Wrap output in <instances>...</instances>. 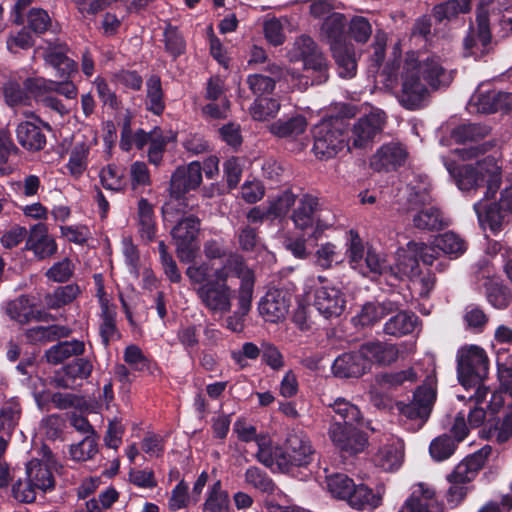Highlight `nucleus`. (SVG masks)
Wrapping results in <instances>:
<instances>
[{
  "label": "nucleus",
  "instance_id": "f257e3e1",
  "mask_svg": "<svg viewBox=\"0 0 512 512\" xmlns=\"http://www.w3.org/2000/svg\"><path fill=\"white\" fill-rule=\"evenodd\" d=\"M186 275L192 283L199 284L196 295L203 307L213 315L231 312L237 289L228 284L230 277L240 280L238 289L247 283L249 289L254 290L256 282L253 269L238 252H231L221 266L214 269L208 263L189 266Z\"/></svg>",
  "mask_w": 512,
  "mask_h": 512
},
{
  "label": "nucleus",
  "instance_id": "f03ea898",
  "mask_svg": "<svg viewBox=\"0 0 512 512\" xmlns=\"http://www.w3.org/2000/svg\"><path fill=\"white\" fill-rule=\"evenodd\" d=\"M457 379L466 389L475 388L470 399L476 405L485 401L489 387L484 385L489 373V358L486 351L478 345H465L458 349L456 355Z\"/></svg>",
  "mask_w": 512,
  "mask_h": 512
},
{
  "label": "nucleus",
  "instance_id": "7ed1b4c3",
  "mask_svg": "<svg viewBox=\"0 0 512 512\" xmlns=\"http://www.w3.org/2000/svg\"><path fill=\"white\" fill-rule=\"evenodd\" d=\"M173 202H166L162 207L164 221L175 223L170 234L176 245V253L181 262H190L195 258L198 250V234L200 231V219L190 214L177 210Z\"/></svg>",
  "mask_w": 512,
  "mask_h": 512
},
{
  "label": "nucleus",
  "instance_id": "20e7f679",
  "mask_svg": "<svg viewBox=\"0 0 512 512\" xmlns=\"http://www.w3.org/2000/svg\"><path fill=\"white\" fill-rule=\"evenodd\" d=\"M512 5V0H479L476 8V24L475 30L470 26L467 35L463 40L464 56H472L480 59L490 50L492 41V33L489 21V7L492 9L503 10L509 12L508 9Z\"/></svg>",
  "mask_w": 512,
  "mask_h": 512
},
{
  "label": "nucleus",
  "instance_id": "39448f33",
  "mask_svg": "<svg viewBox=\"0 0 512 512\" xmlns=\"http://www.w3.org/2000/svg\"><path fill=\"white\" fill-rule=\"evenodd\" d=\"M314 451L308 436L301 430H292L282 445L275 447L276 465L282 473L294 475L298 468L307 467Z\"/></svg>",
  "mask_w": 512,
  "mask_h": 512
},
{
  "label": "nucleus",
  "instance_id": "423d86ee",
  "mask_svg": "<svg viewBox=\"0 0 512 512\" xmlns=\"http://www.w3.org/2000/svg\"><path fill=\"white\" fill-rule=\"evenodd\" d=\"M349 124L344 118L324 121L313 129V151L321 160L331 159L344 147L349 148Z\"/></svg>",
  "mask_w": 512,
  "mask_h": 512
},
{
  "label": "nucleus",
  "instance_id": "0eeeda50",
  "mask_svg": "<svg viewBox=\"0 0 512 512\" xmlns=\"http://www.w3.org/2000/svg\"><path fill=\"white\" fill-rule=\"evenodd\" d=\"M293 56L302 61L306 77L311 78L312 85H321L328 80L327 59L310 36L302 35L295 41Z\"/></svg>",
  "mask_w": 512,
  "mask_h": 512
},
{
  "label": "nucleus",
  "instance_id": "6e6552de",
  "mask_svg": "<svg viewBox=\"0 0 512 512\" xmlns=\"http://www.w3.org/2000/svg\"><path fill=\"white\" fill-rule=\"evenodd\" d=\"M202 183V167L198 161L189 163L186 167H178L171 175L169 193L177 210L188 213L193 206L189 205L186 194L196 190Z\"/></svg>",
  "mask_w": 512,
  "mask_h": 512
},
{
  "label": "nucleus",
  "instance_id": "1a4fd4ad",
  "mask_svg": "<svg viewBox=\"0 0 512 512\" xmlns=\"http://www.w3.org/2000/svg\"><path fill=\"white\" fill-rule=\"evenodd\" d=\"M292 220L295 227L300 229L304 236L315 241H318L324 231L331 226L321 217L318 198L309 194H305L299 199L293 211Z\"/></svg>",
  "mask_w": 512,
  "mask_h": 512
},
{
  "label": "nucleus",
  "instance_id": "9d476101",
  "mask_svg": "<svg viewBox=\"0 0 512 512\" xmlns=\"http://www.w3.org/2000/svg\"><path fill=\"white\" fill-rule=\"evenodd\" d=\"M294 290L289 283L271 287L258 303L259 314L266 322L279 323L286 318Z\"/></svg>",
  "mask_w": 512,
  "mask_h": 512
},
{
  "label": "nucleus",
  "instance_id": "9b49d317",
  "mask_svg": "<svg viewBox=\"0 0 512 512\" xmlns=\"http://www.w3.org/2000/svg\"><path fill=\"white\" fill-rule=\"evenodd\" d=\"M401 89L397 94L399 104L406 110L416 111L424 108L430 96L424 82L411 71L409 65H403L400 74Z\"/></svg>",
  "mask_w": 512,
  "mask_h": 512
},
{
  "label": "nucleus",
  "instance_id": "f8f14e48",
  "mask_svg": "<svg viewBox=\"0 0 512 512\" xmlns=\"http://www.w3.org/2000/svg\"><path fill=\"white\" fill-rule=\"evenodd\" d=\"M489 167H494V158L485 157L475 164H447V170L453 177L457 187L462 191H470L483 186Z\"/></svg>",
  "mask_w": 512,
  "mask_h": 512
},
{
  "label": "nucleus",
  "instance_id": "ddd939ff",
  "mask_svg": "<svg viewBox=\"0 0 512 512\" xmlns=\"http://www.w3.org/2000/svg\"><path fill=\"white\" fill-rule=\"evenodd\" d=\"M436 398V388L430 385H420L414 391L413 399L409 403L399 402L397 407L402 416L415 421L417 429H420L428 421Z\"/></svg>",
  "mask_w": 512,
  "mask_h": 512
},
{
  "label": "nucleus",
  "instance_id": "4468645a",
  "mask_svg": "<svg viewBox=\"0 0 512 512\" xmlns=\"http://www.w3.org/2000/svg\"><path fill=\"white\" fill-rule=\"evenodd\" d=\"M363 428L365 426L330 423L328 435L333 445L344 456H354L363 452L368 445V435L362 430Z\"/></svg>",
  "mask_w": 512,
  "mask_h": 512
},
{
  "label": "nucleus",
  "instance_id": "2eb2a0df",
  "mask_svg": "<svg viewBox=\"0 0 512 512\" xmlns=\"http://www.w3.org/2000/svg\"><path fill=\"white\" fill-rule=\"evenodd\" d=\"M31 120L22 121L16 129L18 143L30 152H38L45 148L47 139L42 127L52 130L48 122H44L34 113L29 116Z\"/></svg>",
  "mask_w": 512,
  "mask_h": 512
},
{
  "label": "nucleus",
  "instance_id": "dca6fc26",
  "mask_svg": "<svg viewBox=\"0 0 512 512\" xmlns=\"http://www.w3.org/2000/svg\"><path fill=\"white\" fill-rule=\"evenodd\" d=\"M404 65H409L411 71L416 72L417 77L432 89H438L450 82V77L438 56H427L416 61L407 60Z\"/></svg>",
  "mask_w": 512,
  "mask_h": 512
},
{
  "label": "nucleus",
  "instance_id": "f3484780",
  "mask_svg": "<svg viewBox=\"0 0 512 512\" xmlns=\"http://www.w3.org/2000/svg\"><path fill=\"white\" fill-rule=\"evenodd\" d=\"M24 250L31 251L38 261L48 259L57 253V242L49 234L47 224L39 222L30 227Z\"/></svg>",
  "mask_w": 512,
  "mask_h": 512
},
{
  "label": "nucleus",
  "instance_id": "a211bd4d",
  "mask_svg": "<svg viewBox=\"0 0 512 512\" xmlns=\"http://www.w3.org/2000/svg\"><path fill=\"white\" fill-rule=\"evenodd\" d=\"M314 307L325 319L337 318L346 307V296L337 287L321 286L314 292Z\"/></svg>",
  "mask_w": 512,
  "mask_h": 512
},
{
  "label": "nucleus",
  "instance_id": "6ab92c4d",
  "mask_svg": "<svg viewBox=\"0 0 512 512\" xmlns=\"http://www.w3.org/2000/svg\"><path fill=\"white\" fill-rule=\"evenodd\" d=\"M332 371L338 378H359L370 371L369 360L365 358L362 345L357 351L339 355L332 364Z\"/></svg>",
  "mask_w": 512,
  "mask_h": 512
},
{
  "label": "nucleus",
  "instance_id": "aec40b11",
  "mask_svg": "<svg viewBox=\"0 0 512 512\" xmlns=\"http://www.w3.org/2000/svg\"><path fill=\"white\" fill-rule=\"evenodd\" d=\"M327 416L330 423L338 422L340 425L365 426L366 429L374 432L376 429L371 426L370 421H364L358 406L344 398H337L327 406Z\"/></svg>",
  "mask_w": 512,
  "mask_h": 512
},
{
  "label": "nucleus",
  "instance_id": "412c9836",
  "mask_svg": "<svg viewBox=\"0 0 512 512\" xmlns=\"http://www.w3.org/2000/svg\"><path fill=\"white\" fill-rule=\"evenodd\" d=\"M408 152L404 145L398 142L383 144L374 154L371 160V167L375 171H396L405 165Z\"/></svg>",
  "mask_w": 512,
  "mask_h": 512
},
{
  "label": "nucleus",
  "instance_id": "4be33fe9",
  "mask_svg": "<svg viewBox=\"0 0 512 512\" xmlns=\"http://www.w3.org/2000/svg\"><path fill=\"white\" fill-rule=\"evenodd\" d=\"M93 370L92 362L84 357L76 356L63 365L55 375L54 381L58 388L73 389L76 380L87 379Z\"/></svg>",
  "mask_w": 512,
  "mask_h": 512
},
{
  "label": "nucleus",
  "instance_id": "5701e85b",
  "mask_svg": "<svg viewBox=\"0 0 512 512\" xmlns=\"http://www.w3.org/2000/svg\"><path fill=\"white\" fill-rule=\"evenodd\" d=\"M69 48L66 44L50 46L44 54L45 62L55 70L60 79H72L78 73V63L68 57Z\"/></svg>",
  "mask_w": 512,
  "mask_h": 512
},
{
  "label": "nucleus",
  "instance_id": "b1692460",
  "mask_svg": "<svg viewBox=\"0 0 512 512\" xmlns=\"http://www.w3.org/2000/svg\"><path fill=\"white\" fill-rule=\"evenodd\" d=\"M254 290H250L247 283L241 289H237L236 309L231 310L225 319V327L234 333L244 331L245 322L252 309Z\"/></svg>",
  "mask_w": 512,
  "mask_h": 512
},
{
  "label": "nucleus",
  "instance_id": "393cba45",
  "mask_svg": "<svg viewBox=\"0 0 512 512\" xmlns=\"http://www.w3.org/2000/svg\"><path fill=\"white\" fill-rule=\"evenodd\" d=\"M397 512H445L444 505L435 497V491L431 488L419 485L404 501Z\"/></svg>",
  "mask_w": 512,
  "mask_h": 512
},
{
  "label": "nucleus",
  "instance_id": "a878e982",
  "mask_svg": "<svg viewBox=\"0 0 512 512\" xmlns=\"http://www.w3.org/2000/svg\"><path fill=\"white\" fill-rule=\"evenodd\" d=\"M383 129V120L379 114H369L359 118L351 129L352 145L355 148L366 147Z\"/></svg>",
  "mask_w": 512,
  "mask_h": 512
},
{
  "label": "nucleus",
  "instance_id": "bb28decb",
  "mask_svg": "<svg viewBox=\"0 0 512 512\" xmlns=\"http://www.w3.org/2000/svg\"><path fill=\"white\" fill-rule=\"evenodd\" d=\"M400 302L387 298L382 302L369 301L363 304L354 320L362 327L373 326L384 317L399 310Z\"/></svg>",
  "mask_w": 512,
  "mask_h": 512
},
{
  "label": "nucleus",
  "instance_id": "cd10ccee",
  "mask_svg": "<svg viewBox=\"0 0 512 512\" xmlns=\"http://www.w3.org/2000/svg\"><path fill=\"white\" fill-rule=\"evenodd\" d=\"M26 86L35 95L40 97L51 92L64 96L67 99H76L78 95V88L72 79L53 81L41 77H28Z\"/></svg>",
  "mask_w": 512,
  "mask_h": 512
},
{
  "label": "nucleus",
  "instance_id": "c85d7f7f",
  "mask_svg": "<svg viewBox=\"0 0 512 512\" xmlns=\"http://www.w3.org/2000/svg\"><path fill=\"white\" fill-rule=\"evenodd\" d=\"M124 362L134 371L159 378L162 376V369L152 357L145 355L142 349L136 344H130L124 349Z\"/></svg>",
  "mask_w": 512,
  "mask_h": 512
},
{
  "label": "nucleus",
  "instance_id": "c756f323",
  "mask_svg": "<svg viewBox=\"0 0 512 512\" xmlns=\"http://www.w3.org/2000/svg\"><path fill=\"white\" fill-rule=\"evenodd\" d=\"M346 502L352 509L358 511L374 510L382 505L383 495L379 490L374 491L364 483H355Z\"/></svg>",
  "mask_w": 512,
  "mask_h": 512
},
{
  "label": "nucleus",
  "instance_id": "7c9ffc66",
  "mask_svg": "<svg viewBox=\"0 0 512 512\" xmlns=\"http://www.w3.org/2000/svg\"><path fill=\"white\" fill-rule=\"evenodd\" d=\"M478 111L492 114L498 111L508 113L512 109V93L495 89L481 91L477 97Z\"/></svg>",
  "mask_w": 512,
  "mask_h": 512
},
{
  "label": "nucleus",
  "instance_id": "2f4dec72",
  "mask_svg": "<svg viewBox=\"0 0 512 512\" xmlns=\"http://www.w3.org/2000/svg\"><path fill=\"white\" fill-rule=\"evenodd\" d=\"M331 51L337 65L339 77L344 79L355 77L357 73V59L354 46L347 43H337Z\"/></svg>",
  "mask_w": 512,
  "mask_h": 512
},
{
  "label": "nucleus",
  "instance_id": "473e14b6",
  "mask_svg": "<svg viewBox=\"0 0 512 512\" xmlns=\"http://www.w3.org/2000/svg\"><path fill=\"white\" fill-rule=\"evenodd\" d=\"M365 358L369 360L370 368L372 364L390 365L398 359L399 350L394 344L369 341L362 344Z\"/></svg>",
  "mask_w": 512,
  "mask_h": 512
},
{
  "label": "nucleus",
  "instance_id": "72a5a7b5",
  "mask_svg": "<svg viewBox=\"0 0 512 512\" xmlns=\"http://www.w3.org/2000/svg\"><path fill=\"white\" fill-rule=\"evenodd\" d=\"M401 306L400 304L399 310L395 312L396 314L384 324L383 331L385 334L399 337L414 331L418 316L411 311L402 310Z\"/></svg>",
  "mask_w": 512,
  "mask_h": 512
},
{
  "label": "nucleus",
  "instance_id": "f704fd0d",
  "mask_svg": "<svg viewBox=\"0 0 512 512\" xmlns=\"http://www.w3.org/2000/svg\"><path fill=\"white\" fill-rule=\"evenodd\" d=\"M26 474L29 481L37 489L48 492L55 488V478L49 466L38 459L31 460L26 466Z\"/></svg>",
  "mask_w": 512,
  "mask_h": 512
},
{
  "label": "nucleus",
  "instance_id": "c9c22d12",
  "mask_svg": "<svg viewBox=\"0 0 512 512\" xmlns=\"http://www.w3.org/2000/svg\"><path fill=\"white\" fill-rule=\"evenodd\" d=\"M395 268L397 278L400 280L404 277L412 279L420 275L416 242L411 241L407 244V249L399 254Z\"/></svg>",
  "mask_w": 512,
  "mask_h": 512
},
{
  "label": "nucleus",
  "instance_id": "e433bc0d",
  "mask_svg": "<svg viewBox=\"0 0 512 512\" xmlns=\"http://www.w3.org/2000/svg\"><path fill=\"white\" fill-rule=\"evenodd\" d=\"M138 232L146 243L153 242L156 237L157 226L153 206L146 198L138 201Z\"/></svg>",
  "mask_w": 512,
  "mask_h": 512
},
{
  "label": "nucleus",
  "instance_id": "4c0bfd02",
  "mask_svg": "<svg viewBox=\"0 0 512 512\" xmlns=\"http://www.w3.org/2000/svg\"><path fill=\"white\" fill-rule=\"evenodd\" d=\"M484 289L486 300L493 308L504 310L512 303V290L502 280H488Z\"/></svg>",
  "mask_w": 512,
  "mask_h": 512
},
{
  "label": "nucleus",
  "instance_id": "58836bf2",
  "mask_svg": "<svg viewBox=\"0 0 512 512\" xmlns=\"http://www.w3.org/2000/svg\"><path fill=\"white\" fill-rule=\"evenodd\" d=\"M307 128L306 117L295 114L289 118H279L270 126V131L280 138H295L305 132Z\"/></svg>",
  "mask_w": 512,
  "mask_h": 512
},
{
  "label": "nucleus",
  "instance_id": "ea45409f",
  "mask_svg": "<svg viewBox=\"0 0 512 512\" xmlns=\"http://www.w3.org/2000/svg\"><path fill=\"white\" fill-rule=\"evenodd\" d=\"M145 108L156 116H161L166 108L161 79L151 75L146 81Z\"/></svg>",
  "mask_w": 512,
  "mask_h": 512
},
{
  "label": "nucleus",
  "instance_id": "a19ab883",
  "mask_svg": "<svg viewBox=\"0 0 512 512\" xmlns=\"http://www.w3.org/2000/svg\"><path fill=\"white\" fill-rule=\"evenodd\" d=\"M414 228L422 231H439L445 223L442 211L436 206L418 210L412 218Z\"/></svg>",
  "mask_w": 512,
  "mask_h": 512
},
{
  "label": "nucleus",
  "instance_id": "79ce46f5",
  "mask_svg": "<svg viewBox=\"0 0 512 512\" xmlns=\"http://www.w3.org/2000/svg\"><path fill=\"white\" fill-rule=\"evenodd\" d=\"M22 406L18 397H11L0 408V433L11 435L19 424Z\"/></svg>",
  "mask_w": 512,
  "mask_h": 512
},
{
  "label": "nucleus",
  "instance_id": "37998d69",
  "mask_svg": "<svg viewBox=\"0 0 512 512\" xmlns=\"http://www.w3.org/2000/svg\"><path fill=\"white\" fill-rule=\"evenodd\" d=\"M202 512H230L229 493L222 488L220 480L209 486Z\"/></svg>",
  "mask_w": 512,
  "mask_h": 512
},
{
  "label": "nucleus",
  "instance_id": "c03bdc74",
  "mask_svg": "<svg viewBox=\"0 0 512 512\" xmlns=\"http://www.w3.org/2000/svg\"><path fill=\"white\" fill-rule=\"evenodd\" d=\"M116 316L117 314L115 310L111 309L107 303H102L99 335L105 348H108L112 341H116L121 338V333L116 324Z\"/></svg>",
  "mask_w": 512,
  "mask_h": 512
},
{
  "label": "nucleus",
  "instance_id": "a18cd8bd",
  "mask_svg": "<svg viewBox=\"0 0 512 512\" xmlns=\"http://www.w3.org/2000/svg\"><path fill=\"white\" fill-rule=\"evenodd\" d=\"M85 351V345L83 341L72 340L59 342L56 345L50 347L45 357L50 364H59L71 356H80Z\"/></svg>",
  "mask_w": 512,
  "mask_h": 512
},
{
  "label": "nucleus",
  "instance_id": "49530a36",
  "mask_svg": "<svg viewBox=\"0 0 512 512\" xmlns=\"http://www.w3.org/2000/svg\"><path fill=\"white\" fill-rule=\"evenodd\" d=\"M436 247L449 260L457 259L467 250V243L458 234L453 231H447L435 238Z\"/></svg>",
  "mask_w": 512,
  "mask_h": 512
},
{
  "label": "nucleus",
  "instance_id": "de8ad7c7",
  "mask_svg": "<svg viewBox=\"0 0 512 512\" xmlns=\"http://www.w3.org/2000/svg\"><path fill=\"white\" fill-rule=\"evenodd\" d=\"M489 133V127L480 123H462L454 127L450 133L451 139L457 144L478 142Z\"/></svg>",
  "mask_w": 512,
  "mask_h": 512
},
{
  "label": "nucleus",
  "instance_id": "09e8293b",
  "mask_svg": "<svg viewBox=\"0 0 512 512\" xmlns=\"http://www.w3.org/2000/svg\"><path fill=\"white\" fill-rule=\"evenodd\" d=\"M472 0H447L436 4L432 9V16L438 23L444 20H452L460 14H465L471 9Z\"/></svg>",
  "mask_w": 512,
  "mask_h": 512
},
{
  "label": "nucleus",
  "instance_id": "8fccbe9b",
  "mask_svg": "<svg viewBox=\"0 0 512 512\" xmlns=\"http://www.w3.org/2000/svg\"><path fill=\"white\" fill-rule=\"evenodd\" d=\"M27 81L28 78L24 80L23 84L17 81H8L4 84L3 93L5 101L9 106L20 104L27 105L30 103L32 97L35 99L40 97L27 88Z\"/></svg>",
  "mask_w": 512,
  "mask_h": 512
},
{
  "label": "nucleus",
  "instance_id": "3c124183",
  "mask_svg": "<svg viewBox=\"0 0 512 512\" xmlns=\"http://www.w3.org/2000/svg\"><path fill=\"white\" fill-rule=\"evenodd\" d=\"M164 49L174 60L186 52V40L179 27L167 23L163 31Z\"/></svg>",
  "mask_w": 512,
  "mask_h": 512
},
{
  "label": "nucleus",
  "instance_id": "603ef678",
  "mask_svg": "<svg viewBox=\"0 0 512 512\" xmlns=\"http://www.w3.org/2000/svg\"><path fill=\"white\" fill-rule=\"evenodd\" d=\"M346 18L342 13L333 12L326 17L322 24V32L327 37L331 49L337 43H345L344 31H345Z\"/></svg>",
  "mask_w": 512,
  "mask_h": 512
},
{
  "label": "nucleus",
  "instance_id": "864d4df0",
  "mask_svg": "<svg viewBox=\"0 0 512 512\" xmlns=\"http://www.w3.org/2000/svg\"><path fill=\"white\" fill-rule=\"evenodd\" d=\"M344 260L345 254L342 248L332 242L321 244L315 253V263L324 270L339 265Z\"/></svg>",
  "mask_w": 512,
  "mask_h": 512
},
{
  "label": "nucleus",
  "instance_id": "5fc2aeb1",
  "mask_svg": "<svg viewBox=\"0 0 512 512\" xmlns=\"http://www.w3.org/2000/svg\"><path fill=\"white\" fill-rule=\"evenodd\" d=\"M80 294V288L77 284H67L57 287L53 293L45 295L44 301L49 309H59L72 303Z\"/></svg>",
  "mask_w": 512,
  "mask_h": 512
},
{
  "label": "nucleus",
  "instance_id": "6e6d98bb",
  "mask_svg": "<svg viewBox=\"0 0 512 512\" xmlns=\"http://www.w3.org/2000/svg\"><path fill=\"white\" fill-rule=\"evenodd\" d=\"M403 460V452L396 445L381 447L374 456V463L384 471L398 469Z\"/></svg>",
  "mask_w": 512,
  "mask_h": 512
},
{
  "label": "nucleus",
  "instance_id": "4d7b16f0",
  "mask_svg": "<svg viewBox=\"0 0 512 512\" xmlns=\"http://www.w3.org/2000/svg\"><path fill=\"white\" fill-rule=\"evenodd\" d=\"M6 314L10 319L24 325L31 321L32 303L29 296L20 295L14 300L7 303Z\"/></svg>",
  "mask_w": 512,
  "mask_h": 512
},
{
  "label": "nucleus",
  "instance_id": "13d9d810",
  "mask_svg": "<svg viewBox=\"0 0 512 512\" xmlns=\"http://www.w3.org/2000/svg\"><path fill=\"white\" fill-rule=\"evenodd\" d=\"M245 482L261 493L273 494L276 490V484L266 471L257 467L250 466L246 469Z\"/></svg>",
  "mask_w": 512,
  "mask_h": 512
},
{
  "label": "nucleus",
  "instance_id": "bf43d9fd",
  "mask_svg": "<svg viewBox=\"0 0 512 512\" xmlns=\"http://www.w3.org/2000/svg\"><path fill=\"white\" fill-rule=\"evenodd\" d=\"M98 440L99 436H85L77 444H72L69 449L72 460L77 462L92 460L99 452Z\"/></svg>",
  "mask_w": 512,
  "mask_h": 512
},
{
  "label": "nucleus",
  "instance_id": "052dcab7",
  "mask_svg": "<svg viewBox=\"0 0 512 512\" xmlns=\"http://www.w3.org/2000/svg\"><path fill=\"white\" fill-rule=\"evenodd\" d=\"M328 491L334 498L346 501L355 482L344 473H335L327 477Z\"/></svg>",
  "mask_w": 512,
  "mask_h": 512
},
{
  "label": "nucleus",
  "instance_id": "680f3d73",
  "mask_svg": "<svg viewBox=\"0 0 512 512\" xmlns=\"http://www.w3.org/2000/svg\"><path fill=\"white\" fill-rule=\"evenodd\" d=\"M457 448V443L451 435L442 434L433 439L429 445V453L435 461H444L450 458Z\"/></svg>",
  "mask_w": 512,
  "mask_h": 512
},
{
  "label": "nucleus",
  "instance_id": "e2e57ef3",
  "mask_svg": "<svg viewBox=\"0 0 512 512\" xmlns=\"http://www.w3.org/2000/svg\"><path fill=\"white\" fill-rule=\"evenodd\" d=\"M239 248L244 253L257 252L262 247L258 229L250 225L239 228L237 232Z\"/></svg>",
  "mask_w": 512,
  "mask_h": 512
},
{
  "label": "nucleus",
  "instance_id": "0e129e2a",
  "mask_svg": "<svg viewBox=\"0 0 512 512\" xmlns=\"http://www.w3.org/2000/svg\"><path fill=\"white\" fill-rule=\"evenodd\" d=\"M280 109L279 102L269 96L257 97L250 108L253 119L258 121L267 120L274 117Z\"/></svg>",
  "mask_w": 512,
  "mask_h": 512
},
{
  "label": "nucleus",
  "instance_id": "69168bd1",
  "mask_svg": "<svg viewBox=\"0 0 512 512\" xmlns=\"http://www.w3.org/2000/svg\"><path fill=\"white\" fill-rule=\"evenodd\" d=\"M88 154L89 149L84 143L75 145L71 150L66 168L73 177H80L86 170Z\"/></svg>",
  "mask_w": 512,
  "mask_h": 512
},
{
  "label": "nucleus",
  "instance_id": "338daca9",
  "mask_svg": "<svg viewBox=\"0 0 512 512\" xmlns=\"http://www.w3.org/2000/svg\"><path fill=\"white\" fill-rule=\"evenodd\" d=\"M463 319L467 329L475 333L483 332L489 320L488 315L477 304L466 306Z\"/></svg>",
  "mask_w": 512,
  "mask_h": 512
},
{
  "label": "nucleus",
  "instance_id": "774afa93",
  "mask_svg": "<svg viewBox=\"0 0 512 512\" xmlns=\"http://www.w3.org/2000/svg\"><path fill=\"white\" fill-rule=\"evenodd\" d=\"M347 249L344 252L345 258L348 257L349 262L353 266H360L366 254L362 239L357 231L351 229L346 242Z\"/></svg>",
  "mask_w": 512,
  "mask_h": 512
}]
</instances>
